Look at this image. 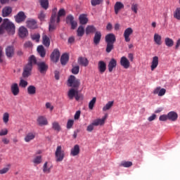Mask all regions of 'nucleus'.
Masks as SVG:
<instances>
[{
  "instance_id": "1",
  "label": "nucleus",
  "mask_w": 180,
  "mask_h": 180,
  "mask_svg": "<svg viewBox=\"0 0 180 180\" xmlns=\"http://www.w3.org/2000/svg\"><path fill=\"white\" fill-rule=\"evenodd\" d=\"M5 32H7L8 34H15V24L8 18L4 19L0 25V34H4Z\"/></svg>"
},
{
  "instance_id": "2",
  "label": "nucleus",
  "mask_w": 180,
  "mask_h": 180,
  "mask_svg": "<svg viewBox=\"0 0 180 180\" xmlns=\"http://www.w3.org/2000/svg\"><path fill=\"white\" fill-rule=\"evenodd\" d=\"M105 43L107 44L105 51L110 53L115 49V43H116V36L115 34H108L105 36Z\"/></svg>"
},
{
  "instance_id": "3",
  "label": "nucleus",
  "mask_w": 180,
  "mask_h": 180,
  "mask_svg": "<svg viewBox=\"0 0 180 180\" xmlns=\"http://www.w3.org/2000/svg\"><path fill=\"white\" fill-rule=\"evenodd\" d=\"M79 85H81L79 79H77V77L74 75H70L68 79V86L75 89H78V88H79Z\"/></svg>"
},
{
  "instance_id": "4",
  "label": "nucleus",
  "mask_w": 180,
  "mask_h": 180,
  "mask_svg": "<svg viewBox=\"0 0 180 180\" xmlns=\"http://www.w3.org/2000/svg\"><path fill=\"white\" fill-rule=\"evenodd\" d=\"M57 18V13L56 12H53L51 16L49 25V33H53L54 30L57 29V22H56Z\"/></svg>"
},
{
  "instance_id": "5",
  "label": "nucleus",
  "mask_w": 180,
  "mask_h": 180,
  "mask_svg": "<svg viewBox=\"0 0 180 180\" xmlns=\"http://www.w3.org/2000/svg\"><path fill=\"white\" fill-rule=\"evenodd\" d=\"M55 157L56 162H61V161L64 160L65 153H64V150H63V147H61V146H57L55 152Z\"/></svg>"
},
{
  "instance_id": "6",
  "label": "nucleus",
  "mask_w": 180,
  "mask_h": 180,
  "mask_svg": "<svg viewBox=\"0 0 180 180\" xmlns=\"http://www.w3.org/2000/svg\"><path fill=\"white\" fill-rule=\"evenodd\" d=\"M60 56L61 53H60V51L57 49H54L52 53L51 54V61H53V63H58Z\"/></svg>"
},
{
  "instance_id": "7",
  "label": "nucleus",
  "mask_w": 180,
  "mask_h": 180,
  "mask_svg": "<svg viewBox=\"0 0 180 180\" xmlns=\"http://www.w3.org/2000/svg\"><path fill=\"white\" fill-rule=\"evenodd\" d=\"M15 22L17 23H22V22H25L26 20V15L25 12L20 11L16 15L14 16Z\"/></svg>"
},
{
  "instance_id": "8",
  "label": "nucleus",
  "mask_w": 180,
  "mask_h": 180,
  "mask_svg": "<svg viewBox=\"0 0 180 180\" xmlns=\"http://www.w3.org/2000/svg\"><path fill=\"white\" fill-rule=\"evenodd\" d=\"M11 92L13 96H18L20 94V89H19V84L18 83H13L11 85Z\"/></svg>"
},
{
  "instance_id": "9",
  "label": "nucleus",
  "mask_w": 180,
  "mask_h": 180,
  "mask_svg": "<svg viewBox=\"0 0 180 180\" xmlns=\"http://www.w3.org/2000/svg\"><path fill=\"white\" fill-rule=\"evenodd\" d=\"M66 23H70V25H71V29H72L73 30L76 29L77 26H78L77 21L74 20V16H72V15H69L67 16Z\"/></svg>"
},
{
  "instance_id": "10",
  "label": "nucleus",
  "mask_w": 180,
  "mask_h": 180,
  "mask_svg": "<svg viewBox=\"0 0 180 180\" xmlns=\"http://www.w3.org/2000/svg\"><path fill=\"white\" fill-rule=\"evenodd\" d=\"M32 68H33V66H32V65L27 64L24 67V70H23V72H22V77L24 78H27V77H29L32 74Z\"/></svg>"
},
{
  "instance_id": "11",
  "label": "nucleus",
  "mask_w": 180,
  "mask_h": 180,
  "mask_svg": "<svg viewBox=\"0 0 180 180\" xmlns=\"http://www.w3.org/2000/svg\"><path fill=\"white\" fill-rule=\"evenodd\" d=\"M131 34H133V28L128 27L124 30V37L127 43H129V41H130V36H131Z\"/></svg>"
},
{
  "instance_id": "12",
  "label": "nucleus",
  "mask_w": 180,
  "mask_h": 180,
  "mask_svg": "<svg viewBox=\"0 0 180 180\" xmlns=\"http://www.w3.org/2000/svg\"><path fill=\"white\" fill-rule=\"evenodd\" d=\"M15 55V48L13 46H8L6 48V56L8 58H12Z\"/></svg>"
},
{
  "instance_id": "13",
  "label": "nucleus",
  "mask_w": 180,
  "mask_h": 180,
  "mask_svg": "<svg viewBox=\"0 0 180 180\" xmlns=\"http://www.w3.org/2000/svg\"><path fill=\"white\" fill-rule=\"evenodd\" d=\"M108 119V114H105L101 119L95 120L92 123L94 126H102L105 124V121Z\"/></svg>"
},
{
  "instance_id": "14",
  "label": "nucleus",
  "mask_w": 180,
  "mask_h": 180,
  "mask_svg": "<svg viewBox=\"0 0 180 180\" xmlns=\"http://www.w3.org/2000/svg\"><path fill=\"white\" fill-rule=\"evenodd\" d=\"M108 119V114H105L101 119L95 120L92 123L94 126H102L105 124V121Z\"/></svg>"
},
{
  "instance_id": "15",
  "label": "nucleus",
  "mask_w": 180,
  "mask_h": 180,
  "mask_svg": "<svg viewBox=\"0 0 180 180\" xmlns=\"http://www.w3.org/2000/svg\"><path fill=\"white\" fill-rule=\"evenodd\" d=\"M120 65L125 68V70H127V68H130V61H129L125 56H122L120 59Z\"/></svg>"
},
{
  "instance_id": "16",
  "label": "nucleus",
  "mask_w": 180,
  "mask_h": 180,
  "mask_svg": "<svg viewBox=\"0 0 180 180\" xmlns=\"http://www.w3.org/2000/svg\"><path fill=\"white\" fill-rule=\"evenodd\" d=\"M117 65V61H116L115 58H112L108 65L109 72H112L113 71V68H116Z\"/></svg>"
},
{
  "instance_id": "17",
  "label": "nucleus",
  "mask_w": 180,
  "mask_h": 180,
  "mask_svg": "<svg viewBox=\"0 0 180 180\" xmlns=\"http://www.w3.org/2000/svg\"><path fill=\"white\" fill-rule=\"evenodd\" d=\"M124 8V4L120 1H117L114 6V11L115 15H117L119 12H120L121 9H123Z\"/></svg>"
},
{
  "instance_id": "18",
  "label": "nucleus",
  "mask_w": 180,
  "mask_h": 180,
  "mask_svg": "<svg viewBox=\"0 0 180 180\" xmlns=\"http://www.w3.org/2000/svg\"><path fill=\"white\" fill-rule=\"evenodd\" d=\"M102 39V33L100 31H97L95 32V35L94 37V43L96 46H98L99 43H101V39Z\"/></svg>"
},
{
  "instance_id": "19",
  "label": "nucleus",
  "mask_w": 180,
  "mask_h": 180,
  "mask_svg": "<svg viewBox=\"0 0 180 180\" xmlns=\"http://www.w3.org/2000/svg\"><path fill=\"white\" fill-rule=\"evenodd\" d=\"M98 69L101 74H103L106 71V63L103 60H100L98 63Z\"/></svg>"
},
{
  "instance_id": "20",
  "label": "nucleus",
  "mask_w": 180,
  "mask_h": 180,
  "mask_svg": "<svg viewBox=\"0 0 180 180\" xmlns=\"http://www.w3.org/2000/svg\"><path fill=\"white\" fill-rule=\"evenodd\" d=\"M18 34L20 37H26L27 34H29V32L27 31V29L23 26L20 27L18 30Z\"/></svg>"
},
{
  "instance_id": "21",
  "label": "nucleus",
  "mask_w": 180,
  "mask_h": 180,
  "mask_svg": "<svg viewBox=\"0 0 180 180\" xmlns=\"http://www.w3.org/2000/svg\"><path fill=\"white\" fill-rule=\"evenodd\" d=\"M12 13V7L6 6L2 10V16L3 18H8L9 15Z\"/></svg>"
},
{
  "instance_id": "22",
  "label": "nucleus",
  "mask_w": 180,
  "mask_h": 180,
  "mask_svg": "<svg viewBox=\"0 0 180 180\" xmlns=\"http://www.w3.org/2000/svg\"><path fill=\"white\" fill-rule=\"evenodd\" d=\"M26 23L27 27H29L30 29H37V22L35 20H27Z\"/></svg>"
},
{
  "instance_id": "23",
  "label": "nucleus",
  "mask_w": 180,
  "mask_h": 180,
  "mask_svg": "<svg viewBox=\"0 0 180 180\" xmlns=\"http://www.w3.org/2000/svg\"><path fill=\"white\" fill-rule=\"evenodd\" d=\"M32 162L36 167V165H39V164H41V162H43V158L40 155H35L34 156V158L32 159Z\"/></svg>"
},
{
  "instance_id": "24",
  "label": "nucleus",
  "mask_w": 180,
  "mask_h": 180,
  "mask_svg": "<svg viewBox=\"0 0 180 180\" xmlns=\"http://www.w3.org/2000/svg\"><path fill=\"white\" fill-rule=\"evenodd\" d=\"M78 64L79 65H82L83 67H88V65L89 64V60L85 57H79L77 60Z\"/></svg>"
},
{
  "instance_id": "25",
  "label": "nucleus",
  "mask_w": 180,
  "mask_h": 180,
  "mask_svg": "<svg viewBox=\"0 0 180 180\" xmlns=\"http://www.w3.org/2000/svg\"><path fill=\"white\" fill-rule=\"evenodd\" d=\"M35 137H36V133L30 132L25 135L24 140L25 143H30V141H32V140H34Z\"/></svg>"
},
{
  "instance_id": "26",
  "label": "nucleus",
  "mask_w": 180,
  "mask_h": 180,
  "mask_svg": "<svg viewBox=\"0 0 180 180\" xmlns=\"http://www.w3.org/2000/svg\"><path fill=\"white\" fill-rule=\"evenodd\" d=\"M80 151L81 149L79 148V145H75L73 148L71 149L70 155H72V157H76V155L79 154Z\"/></svg>"
},
{
  "instance_id": "27",
  "label": "nucleus",
  "mask_w": 180,
  "mask_h": 180,
  "mask_svg": "<svg viewBox=\"0 0 180 180\" xmlns=\"http://www.w3.org/2000/svg\"><path fill=\"white\" fill-rule=\"evenodd\" d=\"M168 120L172 122H176L178 120V113L174 111H171L167 114Z\"/></svg>"
},
{
  "instance_id": "28",
  "label": "nucleus",
  "mask_w": 180,
  "mask_h": 180,
  "mask_svg": "<svg viewBox=\"0 0 180 180\" xmlns=\"http://www.w3.org/2000/svg\"><path fill=\"white\" fill-rule=\"evenodd\" d=\"M78 94V89L72 88L69 90L68 93V96L69 99L72 100L74 99L75 96Z\"/></svg>"
},
{
  "instance_id": "29",
  "label": "nucleus",
  "mask_w": 180,
  "mask_h": 180,
  "mask_svg": "<svg viewBox=\"0 0 180 180\" xmlns=\"http://www.w3.org/2000/svg\"><path fill=\"white\" fill-rule=\"evenodd\" d=\"M157 67H158V56H154L150 65L151 71H154Z\"/></svg>"
},
{
  "instance_id": "30",
  "label": "nucleus",
  "mask_w": 180,
  "mask_h": 180,
  "mask_svg": "<svg viewBox=\"0 0 180 180\" xmlns=\"http://www.w3.org/2000/svg\"><path fill=\"white\" fill-rule=\"evenodd\" d=\"M68 60H70L68 53H63L60 57V63L63 65H65L68 63Z\"/></svg>"
},
{
  "instance_id": "31",
  "label": "nucleus",
  "mask_w": 180,
  "mask_h": 180,
  "mask_svg": "<svg viewBox=\"0 0 180 180\" xmlns=\"http://www.w3.org/2000/svg\"><path fill=\"white\" fill-rule=\"evenodd\" d=\"M91 33H96V27L94 25H88L86 27V34H91Z\"/></svg>"
},
{
  "instance_id": "32",
  "label": "nucleus",
  "mask_w": 180,
  "mask_h": 180,
  "mask_svg": "<svg viewBox=\"0 0 180 180\" xmlns=\"http://www.w3.org/2000/svg\"><path fill=\"white\" fill-rule=\"evenodd\" d=\"M38 70L41 74H44L46 72V63L44 62H41L37 63Z\"/></svg>"
},
{
  "instance_id": "33",
  "label": "nucleus",
  "mask_w": 180,
  "mask_h": 180,
  "mask_svg": "<svg viewBox=\"0 0 180 180\" xmlns=\"http://www.w3.org/2000/svg\"><path fill=\"white\" fill-rule=\"evenodd\" d=\"M79 20L81 25H86L88 23V18H86V15L85 14L80 15Z\"/></svg>"
},
{
  "instance_id": "34",
  "label": "nucleus",
  "mask_w": 180,
  "mask_h": 180,
  "mask_svg": "<svg viewBox=\"0 0 180 180\" xmlns=\"http://www.w3.org/2000/svg\"><path fill=\"white\" fill-rule=\"evenodd\" d=\"M78 37H82L85 34V28L84 26L80 25L77 30Z\"/></svg>"
},
{
  "instance_id": "35",
  "label": "nucleus",
  "mask_w": 180,
  "mask_h": 180,
  "mask_svg": "<svg viewBox=\"0 0 180 180\" xmlns=\"http://www.w3.org/2000/svg\"><path fill=\"white\" fill-rule=\"evenodd\" d=\"M28 65H32V67H33V65H37V59H36V57L33 55H32L30 58H29V60H28Z\"/></svg>"
},
{
  "instance_id": "36",
  "label": "nucleus",
  "mask_w": 180,
  "mask_h": 180,
  "mask_svg": "<svg viewBox=\"0 0 180 180\" xmlns=\"http://www.w3.org/2000/svg\"><path fill=\"white\" fill-rule=\"evenodd\" d=\"M161 35L158 34H154V41L158 44V46H161L162 44V41H161Z\"/></svg>"
},
{
  "instance_id": "37",
  "label": "nucleus",
  "mask_w": 180,
  "mask_h": 180,
  "mask_svg": "<svg viewBox=\"0 0 180 180\" xmlns=\"http://www.w3.org/2000/svg\"><path fill=\"white\" fill-rule=\"evenodd\" d=\"M61 16H65V10L63 8L59 10L58 13V16L56 17V23H60V18H61Z\"/></svg>"
},
{
  "instance_id": "38",
  "label": "nucleus",
  "mask_w": 180,
  "mask_h": 180,
  "mask_svg": "<svg viewBox=\"0 0 180 180\" xmlns=\"http://www.w3.org/2000/svg\"><path fill=\"white\" fill-rule=\"evenodd\" d=\"M28 95H36V86L30 85L27 87Z\"/></svg>"
},
{
  "instance_id": "39",
  "label": "nucleus",
  "mask_w": 180,
  "mask_h": 180,
  "mask_svg": "<svg viewBox=\"0 0 180 180\" xmlns=\"http://www.w3.org/2000/svg\"><path fill=\"white\" fill-rule=\"evenodd\" d=\"M37 124L39 126H44L46 124V117L43 116H39L37 120Z\"/></svg>"
},
{
  "instance_id": "40",
  "label": "nucleus",
  "mask_w": 180,
  "mask_h": 180,
  "mask_svg": "<svg viewBox=\"0 0 180 180\" xmlns=\"http://www.w3.org/2000/svg\"><path fill=\"white\" fill-rule=\"evenodd\" d=\"M37 51L41 57H44L46 56V51H44V47L42 45L37 47Z\"/></svg>"
},
{
  "instance_id": "41",
  "label": "nucleus",
  "mask_w": 180,
  "mask_h": 180,
  "mask_svg": "<svg viewBox=\"0 0 180 180\" xmlns=\"http://www.w3.org/2000/svg\"><path fill=\"white\" fill-rule=\"evenodd\" d=\"M165 43L167 47H172L174 46V40L169 37L165 38Z\"/></svg>"
},
{
  "instance_id": "42",
  "label": "nucleus",
  "mask_w": 180,
  "mask_h": 180,
  "mask_svg": "<svg viewBox=\"0 0 180 180\" xmlns=\"http://www.w3.org/2000/svg\"><path fill=\"white\" fill-rule=\"evenodd\" d=\"M114 101H108V103L103 108V112H106V110H109L112 106Z\"/></svg>"
},
{
  "instance_id": "43",
  "label": "nucleus",
  "mask_w": 180,
  "mask_h": 180,
  "mask_svg": "<svg viewBox=\"0 0 180 180\" xmlns=\"http://www.w3.org/2000/svg\"><path fill=\"white\" fill-rule=\"evenodd\" d=\"M173 16L174 19L180 20V7L176 8L175 11L174 12Z\"/></svg>"
},
{
  "instance_id": "44",
  "label": "nucleus",
  "mask_w": 180,
  "mask_h": 180,
  "mask_svg": "<svg viewBox=\"0 0 180 180\" xmlns=\"http://www.w3.org/2000/svg\"><path fill=\"white\" fill-rule=\"evenodd\" d=\"M3 122L5 124H7L9 122V112H6L3 114Z\"/></svg>"
},
{
  "instance_id": "45",
  "label": "nucleus",
  "mask_w": 180,
  "mask_h": 180,
  "mask_svg": "<svg viewBox=\"0 0 180 180\" xmlns=\"http://www.w3.org/2000/svg\"><path fill=\"white\" fill-rule=\"evenodd\" d=\"M95 103H96V97L93 98L92 100L89 103V109H90V110H92V109H94Z\"/></svg>"
},
{
  "instance_id": "46",
  "label": "nucleus",
  "mask_w": 180,
  "mask_h": 180,
  "mask_svg": "<svg viewBox=\"0 0 180 180\" xmlns=\"http://www.w3.org/2000/svg\"><path fill=\"white\" fill-rule=\"evenodd\" d=\"M52 127L53 130H56V131H60V130H61V127H60V124L57 122H54L52 124Z\"/></svg>"
},
{
  "instance_id": "47",
  "label": "nucleus",
  "mask_w": 180,
  "mask_h": 180,
  "mask_svg": "<svg viewBox=\"0 0 180 180\" xmlns=\"http://www.w3.org/2000/svg\"><path fill=\"white\" fill-rule=\"evenodd\" d=\"M72 73H73L75 75H78L79 73V66L78 65L74 66L72 68Z\"/></svg>"
},
{
  "instance_id": "48",
  "label": "nucleus",
  "mask_w": 180,
  "mask_h": 180,
  "mask_svg": "<svg viewBox=\"0 0 180 180\" xmlns=\"http://www.w3.org/2000/svg\"><path fill=\"white\" fill-rule=\"evenodd\" d=\"M27 81L25 79H20L19 85L21 88H26L27 86Z\"/></svg>"
},
{
  "instance_id": "49",
  "label": "nucleus",
  "mask_w": 180,
  "mask_h": 180,
  "mask_svg": "<svg viewBox=\"0 0 180 180\" xmlns=\"http://www.w3.org/2000/svg\"><path fill=\"white\" fill-rule=\"evenodd\" d=\"M122 167H124V168H129L133 165L131 162H122L121 163Z\"/></svg>"
},
{
  "instance_id": "50",
  "label": "nucleus",
  "mask_w": 180,
  "mask_h": 180,
  "mask_svg": "<svg viewBox=\"0 0 180 180\" xmlns=\"http://www.w3.org/2000/svg\"><path fill=\"white\" fill-rule=\"evenodd\" d=\"M46 109H49L51 112L54 110V105L51 104V103H46Z\"/></svg>"
},
{
  "instance_id": "51",
  "label": "nucleus",
  "mask_w": 180,
  "mask_h": 180,
  "mask_svg": "<svg viewBox=\"0 0 180 180\" xmlns=\"http://www.w3.org/2000/svg\"><path fill=\"white\" fill-rule=\"evenodd\" d=\"M32 39L39 43L40 40V34H34L31 36Z\"/></svg>"
},
{
  "instance_id": "52",
  "label": "nucleus",
  "mask_w": 180,
  "mask_h": 180,
  "mask_svg": "<svg viewBox=\"0 0 180 180\" xmlns=\"http://www.w3.org/2000/svg\"><path fill=\"white\" fill-rule=\"evenodd\" d=\"M131 9L133 12H134L135 13H137V11H139V4H133L131 5Z\"/></svg>"
},
{
  "instance_id": "53",
  "label": "nucleus",
  "mask_w": 180,
  "mask_h": 180,
  "mask_svg": "<svg viewBox=\"0 0 180 180\" xmlns=\"http://www.w3.org/2000/svg\"><path fill=\"white\" fill-rule=\"evenodd\" d=\"M102 0H91V4L92 6H96V5H101Z\"/></svg>"
},
{
  "instance_id": "54",
  "label": "nucleus",
  "mask_w": 180,
  "mask_h": 180,
  "mask_svg": "<svg viewBox=\"0 0 180 180\" xmlns=\"http://www.w3.org/2000/svg\"><path fill=\"white\" fill-rule=\"evenodd\" d=\"M38 18L41 22H44V19H46V15L44 14V12L41 11L38 15Z\"/></svg>"
},
{
  "instance_id": "55",
  "label": "nucleus",
  "mask_w": 180,
  "mask_h": 180,
  "mask_svg": "<svg viewBox=\"0 0 180 180\" xmlns=\"http://www.w3.org/2000/svg\"><path fill=\"white\" fill-rule=\"evenodd\" d=\"M160 122H167L168 120V115H162L159 117Z\"/></svg>"
},
{
  "instance_id": "56",
  "label": "nucleus",
  "mask_w": 180,
  "mask_h": 180,
  "mask_svg": "<svg viewBox=\"0 0 180 180\" xmlns=\"http://www.w3.org/2000/svg\"><path fill=\"white\" fill-rule=\"evenodd\" d=\"M8 133V129L4 128L0 130V136H6Z\"/></svg>"
},
{
  "instance_id": "57",
  "label": "nucleus",
  "mask_w": 180,
  "mask_h": 180,
  "mask_svg": "<svg viewBox=\"0 0 180 180\" xmlns=\"http://www.w3.org/2000/svg\"><path fill=\"white\" fill-rule=\"evenodd\" d=\"M9 171V167H4L3 169H0V175H4L6 174Z\"/></svg>"
},
{
  "instance_id": "58",
  "label": "nucleus",
  "mask_w": 180,
  "mask_h": 180,
  "mask_svg": "<svg viewBox=\"0 0 180 180\" xmlns=\"http://www.w3.org/2000/svg\"><path fill=\"white\" fill-rule=\"evenodd\" d=\"M74 126V120H69L67 123V129H71Z\"/></svg>"
},
{
  "instance_id": "59",
  "label": "nucleus",
  "mask_w": 180,
  "mask_h": 180,
  "mask_svg": "<svg viewBox=\"0 0 180 180\" xmlns=\"http://www.w3.org/2000/svg\"><path fill=\"white\" fill-rule=\"evenodd\" d=\"M80 116H81V111H79V110L77 111L74 116L75 120H78V119H79Z\"/></svg>"
},
{
  "instance_id": "60",
  "label": "nucleus",
  "mask_w": 180,
  "mask_h": 180,
  "mask_svg": "<svg viewBox=\"0 0 180 180\" xmlns=\"http://www.w3.org/2000/svg\"><path fill=\"white\" fill-rule=\"evenodd\" d=\"M165 92H167L165 89H161L159 91L158 96H164V95H165Z\"/></svg>"
},
{
  "instance_id": "61",
  "label": "nucleus",
  "mask_w": 180,
  "mask_h": 180,
  "mask_svg": "<svg viewBox=\"0 0 180 180\" xmlns=\"http://www.w3.org/2000/svg\"><path fill=\"white\" fill-rule=\"evenodd\" d=\"M39 2L44 9H46V0H39Z\"/></svg>"
},
{
  "instance_id": "62",
  "label": "nucleus",
  "mask_w": 180,
  "mask_h": 180,
  "mask_svg": "<svg viewBox=\"0 0 180 180\" xmlns=\"http://www.w3.org/2000/svg\"><path fill=\"white\" fill-rule=\"evenodd\" d=\"M33 44L30 41H27L24 44V47L25 49H29L30 47H32Z\"/></svg>"
},
{
  "instance_id": "63",
  "label": "nucleus",
  "mask_w": 180,
  "mask_h": 180,
  "mask_svg": "<svg viewBox=\"0 0 180 180\" xmlns=\"http://www.w3.org/2000/svg\"><path fill=\"white\" fill-rule=\"evenodd\" d=\"M94 126H95V125H94L93 122L91 124H90L87 127V129H86L87 131H89V132L92 131L94 130Z\"/></svg>"
},
{
  "instance_id": "64",
  "label": "nucleus",
  "mask_w": 180,
  "mask_h": 180,
  "mask_svg": "<svg viewBox=\"0 0 180 180\" xmlns=\"http://www.w3.org/2000/svg\"><path fill=\"white\" fill-rule=\"evenodd\" d=\"M50 43H51L50 37L46 36V47H50Z\"/></svg>"
}]
</instances>
